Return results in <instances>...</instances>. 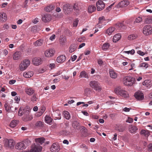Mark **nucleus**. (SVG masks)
<instances>
[{
	"label": "nucleus",
	"mask_w": 152,
	"mask_h": 152,
	"mask_svg": "<svg viewBox=\"0 0 152 152\" xmlns=\"http://www.w3.org/2000/svg\"><path fill=\"white\" fill-rule=\"evenodd\" d=\"M60 150V146L58 143H54L50 148L51 151L52 152H58Z\"/></svg>",
	"instance_id": "obj_9"
},
{
	"label": "nucleus",
	"mask_w": 152,
	"mask_h": 152,
	"mask_svg": "<svg viewBox=\"0 0 152 152\" xmlns=\"http://www.w3.org/2000/svg\"><path fill=\"white\" fill-rule=\"evenodd\" d=\"M4 108L5 109V110H6V111L10 112L11 111V107H10V106L7 104H5L4 105Z\"/></svg>",
	"instance_id": "obj_44"
},
{
	"label": "nucleus",
	"mask_w": 152,
	"mask_h": 152,
	"mask_svg": "<svg viewBox=\"0 0 152 152\" xmlns=\"http://www.w3.org/2000/svg\"><path fill=\"white\" fill-rule=\"evenodd\" d=\"M77 58V56L75 55H74L73 56L71 57V58H72V61H74Z\"/></svg>",
	"instance_id": "obj_64"
},
{
	"label": "nucleus",
	"mask_w": 152,
	"mask_h": 152,
	"mask_svg": "<svg viewBox=\"0 0 152 152\" xmlns=\"http://www.w3.org/2000/svg\"><path fill=\"white\" fill-rule=\"evenodd\" d=\"M133 121V119L132 118L128 117V119L126 121V122H128L129 123H132Z\"/></svg>",
	"instance_id": "obj_57"
},
{
	"label": "nucleus",
	"mask_w": 152,
	"mask_h": 152,
	"mask_svg": "<svg viewBox=\"0 0 152 152\" xmlns=\"http://www.w3.org/2000/svg\"><path fill=\"white\" fill-rule=\"evenodd\" d=\"M97 10L99 11L103 10L105 6L104 3L102 0L98 1L96 3Z\"/></svg>",
	"instance_id": "obj_8"
},
{
	"label": "nucleus",
	"mask_w": 152,
	"mask_h": 152,
	"mask_svg": "<svg viewBox=\"0 0 152 152\" xmlns=\"http://www.w3.org/2000/svg\"><path fill=\"white\" fill-rule=\"evenodd\" d=\"M21 52L19 51H17L15 52L13 55V58L14 60H17L19 59L21 57Z\"/></svg>",
	"instance_id": "obj_21"
},
{
	"label": "nucleus",
	"mask_w": 152,
	"mask_h": 152,
	"mask_svg": "<svg viewBox=\"0 0 152 152\" xmlns=\"http://www.w3.org/2000/svg\"><path fill=\"white\" fill-rule=\"evenodd\" d=\"M15 143L12 139H7L5 140L4 146L7 149L12 148L14 147Z\"/></svg>",
	"instance_id": "obj_3"
},
{
	"label": "nucleus",
	"mask_w": 152,
	"mask_h": 152,
	"mask_svg": "<svg viewBox=\"0 0 152 152\" xmlns=\"http://www.w3.org/2000/svg\"><path fill=\"white\" fill-rule=\"evenodd\" d=\"M121 35L119 34H116L113 37V41L114 42H116L119 40L121 38Z\"/></svg>",
	"instance_id": "obj_30"
},
{
	"label": "nucleus",
	"mask_w": 152,
	"mask_h": 152,
	"mask_svg": "<svg viewBox=\"0 0 152 152\" xmlns=\"http://www.w3.org/2000/svg\"><path fill=\"white\" fill-rule=\"evenodd\" d=\"M139 66L140 67H144L145 68H146L148 67V64L147 63H143L140 64L139 65Z\"/></svg>",
	"instance_id": "obj_52"
},
{
	"label": "nucleus",
	"mask_w": 152,
	"mask_h": 152,
	"mask_svg": "<svg viewBox=\"0 0 152 152\" xmlns=\"http://www.w3.org/2000/svg\"><path fill=\"white\" fill-rule=\"evenodd\" d=\"M110 46V45L109 43H105L103 45L102 48L103 50L106 51L108 49Z\"/></svg>",
	"instance_id": "obj_41"
},
{
	"label": "nucleus",
	"mask_w": 152,
	"mask_h": 152,
	"mask_svg": "<svg viewBox=\"0 0 152 152\" xmlns=\"http://www.w3.org/2000/svg\"><path fill=\"white\" fill-rule=\"evenodd\" d=\"M53 119L49 116L46 115L45 117V121L48 124H51L52 123Z\"/></svg>",
	"instance_id": "obj_37"
},
{
	"label": "nucleus",
	"mask_w": 152,
	"mask_h": 152,
	"mask_svg": "<svg viewBox=\"0 0 152 152\" xmlns=\"http://www.w3.org/2000/svg\"><path fill=\"white\" fill-rule=\"evenodd\" d=\"M42 149V147L39 145H34L31 146L30 150L25 152H41Z\"/></svg>",
	"instance_id": "obj_7"
},
{
	"label": "nucleus",
	"mask_w": 152,
	"mask_h": 152,
	"mask_svg": "<svg viewBox=\"0 0 152 152\" xmlns=\"http://www.w3.org/2000/svg\"><path fill=\"white\" fill-rule=\"evenodd\" d=\"M134 96L136 99L139 100H142L144 98L143 94L140 91L137 92L135 93Z\"/></svg>",
	"instance_id": "obj_11"
},
{
	"label": "nucleus",
	"mask_w": 152,
	"mask_h": 152,
	"mask_svg": "<svg viewBox=\"0 0 152 152\" xmlns=\"http://www.w3.org/2000/svg\"><path fill=\"white\" fill-rule=\"evenodd\" d=\"M18 122V121L16 120L12 121L10 124V126L12 128L15 127L17 125Z\"/></svg>",
	"instance_id": "obj_39"
},
{
	"label": "nucleus",
	"mask_w": 152,
	"mask_h": 152,
	"mask_svg": "<svg viewBox=\"0 0 152 152\" xmlns=\"http://www.w3.org/2000/svg\"><path fill=\"white\" fill-rule=\"evenodd\" d=\"M28 110H27L26 109H23V108L20 107L18 112V114L19 116H22L23 115L26 113V111H28Z\"/></svg>",
	"instance_id": "obj_28"
},
{
	"label": "nucleus",
	"mask_w": 152,
	"mask_h": 152,
	"mask_svg": "<svg viewBox=\"0 0 152 152\" xmlns=\"http://www.w3.org/2000/svg\"><path fill=\"white\" fill-rule=\"evenodd\" d=\"M148 151H152V144H150L148 146Z\"/></svg>",
	"instance_id": "obj_56"
},
{
	"label": "nucleus",
	"mask_w": 152,
	"mask_h": 152,
	"mask_svg": "<svg viewBox=\"0 0 152 152\" xmlns=\"http://www.w3.org/2000/svg\"><path fill=\"white\" fill-rule=\"evenodd\" d=\"M145 22L146 23H150L152 22V18L150 16L147 17L145 18Z\"/></svg>",
	"instance_id": "obj_42"
},
{
	"label": "nucleus",
	"mask_w": 152,
	"mask_h": 152,
	"mask_svg": "<svg viewBox=\"0 0 152 152\" xmlns=\"http://www.w3.org/2000/svg\"><path fill=\"white\" fill-rule=\"evenodd\" d=\"M63 115L65 118L67 120H69L70 118V114L67 111H64L63 112Z\"/></svg>",
	"instance_id": "obj_36"
},
{
	"label": "nucleus",
	"mask_w": 152,
	"mask_h": 152,
	"mask_svg": "<svg viewBox=\"0 0 152 152\" xmlns=\"http://www.w3.org/2000/svg\"><path fill=\"white\" fill-rule=\"evenodd\" d=\"M138 129L136 126L132 125L129 128V131L131 133H134Z\"/></svg>",
	"instance_id": "obj_29"
},
{
	"label": "nucleus",
	"mask_w": 152,
	"mask_h": 152,
	"mask_svg": "<svg viewBox=\"0 0 152 152\" xmlns=\"http://www.w3.org/2000/svg\"><path fill=\"white\" fill-rule=\"evenodd\" d=\"M114 92L117 95H120L123 98H127L129 97V94L127 91L120 86L116 87L114 89Z\"/></svg>",
	"instance_id": "obj_1"
},
{
	"label": "nucleus",
	"mask_w": 152,
	"mask_h": 152,
	"mask_svg": "<svg viewBox=\"0 0 152 152\" xmlns=\"http://www.w3.org/2000/svg\"><path fill=\"white\" fill-rule=\"evenodd\" d=\"M32 62L34 65L38 66L42 64V60L40 58H35L33 59Z\"/></svg>",
	"instance_id": "obj_14"
},
{
	"label": "nucleus",
	"mask_w": 152,
	"mask_h": 152,
	"mask_svg": "<svg viewBox=\"0 0 152 152\" xmlns=\"http://www.w3.org/2000/svg\"><path fill=\"white\" fill-rule=\"evenodd\" d=\"M116 26L118 27L119 28H122L123 29H126V26L123 22L117 23L116 24Z\"/></svg>",
	"instance_id": "obj_32"
},
{
	"label": "nucleus",
	"mask_w": 152,
	"mask_h": 152,
	"mask_svg": "<svg viewBox=\"0 0 152 152\" xmlns=\"http://www.w3.org/2000/svg\"><path fill=\"white\" fill-rule=\"evenodd\" d=\"M43 42V40L42 39H39L37 40L34 43V45L35 46H40Z\"/></svg>",
	"instance_id": "obj_33"
},
{
	"label": "nucleus",
	"mask_w": 152,
	"mask_h": 152,
	"mask_svg": "<svg viewBox=\"0 0 152 152\" xmlns=\"http://www.w3.org/2000/svg\"><path fill=\"white\" fill-rule=\"evenodd\" d=\"M135 53L134 50V49H132L131 50L126 51V53L129 54H130L131 55H133Z\"/></svg>",
	"instance_id": "obj_54"
},
{
	"label": "nucleus",
	"mask_w": 152,
	"mask_h": 152,
	"mask_svg": "<svg viewBox=\"0 0 152 152\" xmlns=\"http://www.w3.org/2000/svg\"><path fill=\"white\" fill-rule=\"evenodd\" d=\"M45 110V108L44 106H42L41 108V112H42L41 114H42L43 113Z\"/></svg>",
	"instance_id": "obj_59"
},
{
	"label": "nucleus",
	"mask_w": 152,
	"mask_h": 152,
	"mask_svg": "<svg viewBox=\"0 0 152 152\" xmlns=\"http://www.w3.org/2000/svg\"><path fill=\"white\" fill-rule=\"evenodd\" d=\"M140 134H143L145 137H148L149 135V132L148 130H142L140 132Z\"/></svg>",
	"instance_id": "obj_38"
},
{
	"label": "nucleus",
	"mask_w": 152,
	"mask_h": 152,
	"mask_svg": "<svg viewBox=\"0 0 152 152\" xmlns=\"http://www.w3.org/2000/svg\"><path fill=\"white\" fill-rule=\"evenodd\" d=\"M137 36L136 34H132L129 35L128 37L129 40H133L136 39Z\"/></svg>",
	"instance_id": "obj_43"
},
{
	"label": "nucleus",
	"mask_w": 152,
	"mask_h": 152,
	"mask_svg": "<svg viewBox=\"0 0 152 152\" xmlns=\"http://www.w3.org/2000/svg\"><path fill=\"white\" fill-rule=\"evenodd\" d=\"M114 3L111 4L110 6H109L106 9V10H107V11H109L110 10L112 6L113 5Z\"/></svg>",
	"instance_id": "obj_63"
},
{
	"label": "nucleus",
	"mask_w": 152,
	"mask_h": 152,
	"mask_svg": "<svg viewBox=\"0 0 152 152\" xmlns=\"http://www.w3.org/2000/svg\"><path fill=\"white\" fill-rule=\"evenodd\" d=\"M109 73L110 77L113 78L115 79L117 77V73L113 70H110Z\"/></svg>",
	"instance_id": "obj_23"
},
{
	"label": "nucleus",
	"mask_w": 152,
	"mask_h": 152,
	"mask_svg": "<svg viewBox=\"0 0 152 152\" xmlns=\"http://www.w3.org/2000/svg\"><path fill=\"white\" fill-rule=\"evenodd\" d=\"M35 140L37 143L42 145V143H44L45 140V139L44 138L42 137L36 138L35 139Z\"/></svg>",
	"instance_id": "obj_25"
},
{
	"label": "nucleus",
	"mask_w": 152,
	"mask_h": 152,
	"mask_svg": "<svg viewBox=\"0 0 152 152\" xmlns=\"http://www.w3.org/2000/svg\"><path fill=\"white\" fill-rule=\"evenodd\" d=\"M79 77L80 78L84 77L87 78H89L88 74L85 71L81 72L80 73Z\"/></svg>",
	"instance_id": "obj_31"
},
{
	"label": "nucleus",
	"mask_w": 152,
	"mask_h": 152,
	"mask_svg": "<svg viewBox=\"0 0 152 152\" xmlns=\"http://www.w3.org/2000/svg\"><path fill=\"white\" fill-rule=\"evenodd\" d=\"M23 144L25 146L26 148V147L29 145L31 143L30 140L28 139H26L25 140L23 141Z\"/></svg>",
	"instance_id": "obj_45"
},
{
	"label": "nucleus",
	"mask_w": 152,
	"mask_h": 152,
	"mask_svg": "<svg viewBox=\"0 0 152 152\" xmlns=\"http://www.w3.org/2000/svg\"><path fill=\"white\" fill-rule=\"evenodd\" d=\"M76 47L75 45H71L69 47V51L70 53H72L75 50Z\"/></svg>",
	"instance_id": "obj_40"
},
{
	"label": "nucleus",
	"mask_w": 152,
	"mask_h": 152,
	"mask_svg": "<svg viewBox=\"0 0 152 152\" xmlns=\"http://www.w3.org/2000/svg\"><path fill=\"white\" fill-rule=\"evenodd\" d=\"M78 20H76L75 21H74L73 23V25L74 26H76L78 23Z\"/></svg>",
	"instance_id": "obj_60"
},
{
	"label": "nucleus",
	"mask_w": 152,
	"mask_h": 152,
	"mask_svg": "<svg viewBox=\"0 0 152 152\" xmlns=\"http://www.w3.org/2000/svg\"><path fill=\"white\" fill-rule=\"evenodd\" d=\"M7 19L6 14L4 12L0 13V22H3Z\"/></svg>",
	"instance_id": "obj_18"
},
{
	"label": "nucleus",
	"mask_w": 152,
	"mask_h": 152,
	"mask_svg": "<svg viewBox=\"0 0 152 152\" xmlns=\"http://www.w3.org/2000/svg\"><path fill=\"white\" fill-rule=\"evenodd\" d=\"M60 113L58 111H53V113L52 114L53 117L55 120L60 119L61 117L60 116Z\"/></svg>",
	"instance_id": "obj_17"
},
{
	"label": "nucleus",
	"mask_w": 152,
	"mask_h": 152,
	"mask_svg": "<svg viewBox=\"0 0 152 152\" xmlns=\"http://www.w3.org/2000/svg\"><path fill=\"white\" fill-rule=\"evenodd\" d=\"M35 126L37 127H42L44 126V123L41 121H37L35 123Z\"/></svg>",
	"instance_id": "obj_35"
},
{
	"label": "nucleus",
	"mask_w": 152,
	"mask_h": 152,
	"mask_svg": "<svg viewBox=\"0 0 152 152\" xmlns=\"http://www.w3.org/2000/svg\"><path fill=\"white\" fill-rule=\"evenodd\" d=\"M90 86L96 91H101V88L99 82L96 81H92L90 82Z\"/></svg>",
	"instance_id": "obj_4"
},
{
	"label": "nucleus",
	"mask_w": 152,
	"mask_h": 152,
	"mask_svg": "<svg viewBox=\"0 0 152 152\" xmlns=\"http://www.w3.org/2000/svg\"><path fill=\"white\" fill-rule=\"evenodd\" d=\"M66 59L65 56L61 55L57 58L56 61L58 63H63L66 60Z\"/></svg>",
	"instance_id": "obj_20"
},
{
	"label": "nucleus",
	"mask_w": 152,
	"mask_h": 152,
	"mask_svg": "<svg viewBox=\"0 0 152 152\" xmlns=\"http://www.w3.org/2000/svg\"><path fill=\"white\" fill-rule=\"evenodd\" d=\"M78 123L76 121H74L72 123V126L74 128H76L77 126Z\"/></svg>",
	"instance_id": "obj_53"
},
{
	"label": "nucleus",
	"mask_w": 152,
	"mask_h": 152,
	"mask_svg": "<svg viewBox=\"0 0 152 152\" xmlns=\"http://www.w3.org/2000/svg\"><path fill=\"white\" fill-rule=\"evenodd\" d=\"M115 28L114 27H110L108 28L106 31V33L108 34V35H110L112 34L113 33L115 30Z\"/></svg>",
	"instance_id": "obj_27"
},
{
	"label": "nucleus",
	"mask_w": 152,
	"mask_h": 152,
	"mask_svg": "<svg viewBox=\"0 0 152 152\" xmlns=\"http://www.w3.org/2000/svg\"><path fill=\"white\" fill-rule=\"evenodd\" d=\"M99 23H101L102 22L105 20V18L104 16H102L99 18Z\"/></svg>",
	"instance_id": "obj_55"
},
{
	"label": "nucleus",
	"mask_w": 152,
	"mask_h": 152,
	"mask_svg": "<svg viewBox=\"0 0 152 152\" xmlns=\"http://www.w3.org/2000/svg\"><path fill=\"white\" fill-rule=\"evenodd\" d=\"M135 78L132 77L127 76L124 77L123 80V84L126 86H131L134 83Z\"/></svg>",
	"instance_id": "obj_2"
},
{
	"label": "nucleus",
	"mask_w": 152,
	"mask_h": 152,
	"mask_svg": "<svg viewBox=\"0 0 152 152\" xmlns=\"http://www.w3.org/2000/svg\"><path fill=\"white\" fill-rule=\"evenodd\" d=\"M143 33L145 35L152 34V27L150 25H145L143 28Z\"/></svg>",
	"instance_id": "obj_5"
},
{
	"label": "nucleus",
	"mask_w": 152,
	"mask_h": 152,
	"mask_svg": "<svg viewBox=\"0 0 152 152\" xmlns=\"http://www.w3.org/2000/svg\"><path fill=\"white\" fill-rule=\"evenodd\" d=\"M142 84L149 88L152 86V81L151 80H146L143 82Z\"/></svg>",
	"instance_id": "obj_19"
},
{
	"label": "nucleus",
	"mask_w": 152,
	"mask_h": 152,
	"mask_svg": "<svg viewBox=\"0 0 152 152\" xmlns=\"http://www.w3.org/2000/svg\"><path fill=\"white\" fill-rule=\"evenodd\" d=\"M96 10V7L93 5H90L88 7V11L90 13L94 12Z\"/></svg>",
	"instance_id": "obj_34"
},
{
	"label": "nucleus",
	"mask_w": 152,
	"mask_h": 152,
	"mask_svg": "<svg viewBox=\"0 0 152 152\" xmlns=\"http://www.w3.org/2000/svg\"><path fill=\"white\" fill-rule=\"evenodd\" d=\"M53 50L51 48H49L45 52V55L46 57H49L52 56L53 55Z\"/></svg>",
	"instance_id": "obj_13"
},
{
	"label": "nucleus",
	"mask_w": 152,
	"mask_h": 152,
	"mask_svg": "<svg viewBox=\"0 0 152 152\" xmlns=\"http://www.w3.org/2000/svg\"><path fill=\"white\" fill-rule=\"evenodd\" d=\"M73 9L75 10H79L80 9V7L78 6V4L75 3L73 6Z\"/></svg>",
	"instance_id": "obj_50"
},
{
	"label": "nucleus",
	"mask_w": 152,
	"mask_h": 152,
	"mask_svg": "<svg viewBox=\"0 0 152 152\" xmlns=\"http://www.w3.org/2000/svg\"><path fill=\"white\" fill-rule=\"evenodd\" d=\"M137 53L139 54L141 56H143L144 55V53L143 52L141 51V50H138L137 51Z\"/></svg>",
	"instance_id": "obj_61"
},
{
	"label": "nucleus",
	"mask_w": 152,
	"mask_h": 152,
	"mask_svg": "<svg viewBox=\"0 0 152 152\" xmlns=\"http://www.w3.org/2000/svg\"><path fill=\"white\" fill-rule=\"evenodd\" d=\"M33 118L32 115L30 113L29 110L26 111L25 114L23 117V120L24 121H31Z\"/></svg>",
	"instance_id": "obj_6"
},
{
	"label": "nucleus",
	"mask_w": 152,
	"mask_h": 152,
	"mask_svg": "<svg viewBox=\"0 0 152 152\" xmlns=\"http://www.w3.org/2000/svg\"><path fill=\"white\" fill-rule=\"evenodd\" d=\"M129 4V2L128 0H124L120 2L118 4V7H126Z\"/></svg>",
	"instance_id": "obj_22"
},
{
	"label": "nucleus",
	"mask_w": 152,
	"mask_h": 152,
	"mask_svg": "<svg viewBox=\"0 0 152 152\" xmlns=\"http://www.w3.org/2000/svg\"><path fill=\"white\" fill-rule=\"evenodd\" d=\"M52 6H48L45 8V10L47 12H50L53 9Z\"/></svg>",
	"instance_id": "obj_49"
},
{
	"label": "nucleus",
	"mask_w": 152,
	"mask_h": 152,
	"mask_svg": "<svg viewBox=\"0 0 152 152\" xmlns=\"http://www.w3.org/2000/svg\"><path fill=\"white\" fill-rule=\"evenodd\" d=\"M33 75V72L31 71L25 72L23 74V76L26 78H30L32 77Z\"/></svg>",
	"instance_id": "obj_26"
},
{
	"label": "nucleus",
	"mask_w": 152,
	"mask_h": 152,
	"mask_svg": "<svg viewBox=\"0 0 152 152\" xmlns=\"http://www.w3.org/2000/svg\"><path fill=\"white\" fill-rule=\"evenodd\" d=\"M142 19L140 17H139L136 18L134 21V23H139L141 22L142 20Z\"/></svg>",
	"instance_id": "obj_51"
},
{
	"label": "nucleus",
	"mask_w": 152,
	"mask_h": 152,
	"mask_svg": "<svg viewBox=\"0 0 152 152\" xmlns=\"http://www.w3.org/2000/svg\"><path fill=\"white\" fill-rule=\"evenodd\" d=\"M80 148H84V149H87L88 148L86 145L84 144H82L80 145Z\"/></svg>",
	"instance_id": "obj_58"
},
{
	"label": "nucleus",
	"mask_w": 152,
	"mask_h": 152,
	"mask_svg": "<svg viewBox=\"0 0 152 152\" xmlns=\"http://www.w3.org/2000/svg\"><path fill=\"white\" fill-rule=\"evenodd\" d=\"M60 43L63 45L66 42V38L64 36H61L60 38Z\"/></svg>",
	"instance_id": "obj_47"
},
{
	"label": "nucleus",
	"mask_w": 152,
	"mask_h": 152,
	"mask_svg": "<svg viewBox=\"0 0 152 152\" xmlns=\"http://www.w3.org/2000/svg\"><path fill=\"white\" fill-rule=\"evenodd\" d=\"M25 66L28 67L30 64V61L29 60L26 59L22 62Z\"/></svg>",
	"instance_id": "obj_46"
},
{
	"label": "nucleus",
	"mask_w": 152,
	"mask_h": 152,
	"mask_svg": "<svg viewBox=\"0 0 152 152\" xmlns=\"http://www.w3.org/2000/svg\"><path fill=\"white\" fill-rule=\"evenodd\" d=\"M14 99L16 102H18L20 100V97L17 96H15Z\"/></svg>",
	"instance_id": "obj_62"
},
{
	"label": "nucleus",
	"mask_w": 152,
	"mask_h": 152,
	"mask_svg": "<svg viewBox=\"0 0 152 152\" xmlns=\"http://www.w3.org/2000/svg\"><path fill=\"white\" fill-rule=\"evenodd\" d=\"M19 67L20 70L23 71L27 67L22 62L20 65Z\"/></svg>",
	"instance_id": "obj_48"
},
{
	"label": "nucleus",
	"mask_w": 152,
	"mask_h": 152,
	"mask_svg": "<svg viewBox=\"0 0 152 152\" xmlns=\"http://www.w3.org/2000/svg\"><path fill=\"white\" fill-rule=\"evenodd\" d=\"M42 20L45 23H47L49 22L51 20L52 17L50 14L48 13L46 14L42 17Z\"/></svg>",
	"instance_id": "obj_10"
},
{
	"label": "nucleus",
	"mask_w": 152,
	"mask_h": 152,
	"mask_svg": "<svg viewBox=\"0 0 152 152\" xmlns=\"http://www.w3.org/2000/svg\"><path fill=\"white\" fill-rule=\"evenodd\" d=\"M25 91L27 94L31 96L35 93V91L32 88L28 87L25 89Z\"/></svg>",
	"instance_id": "obj_16"
},
{
	"label": "nucleus",
	"mask_w": 152,
	"mask_h": 152,
	"mask_svg": "<svg viewBox=\"0 0 152 152\" xmlns=\"http://www.w3.org/2000/svg\"><path fill=\"white\" fill-rule=\"evenodd\" d=\"M30 98V100L33 103H35L38 99V96L37 93H35Z\"/></svg>",
	"instance_id": "obj_24"
},
{
	"label": "nucleus",
	"mask_w": 152,
	"mask_h": 152,
	"mask_svg": "<svg viewBox=\"0 0 152 152\" xmlns=\"http://www.w3.org/2000/svg\"><path fill=\"white\" fill-rule=\"evenodd\" d=\"M63 8L64 12L68 14L70 12L71 7L69 4H66L63 5Z\"/></svg>",
	"instance_id": "obj_12"
},
{
	"label": "nucleus",
	"mask_w": 152,
	"mask_h": 152,
	"mask_svg": "<svg viewBox=\"0 0 152 152\" xmlns=\"http://www.w3.org/2000/svg\"><path fill=\"white\" fill-rule=\"evenodd\" d=\"M15 148L19 150H23L26 148L25 146L23 141L17 143L15 146Z\"/></svg>",
	"instance_id": "obj_15"
}]
</instances>
